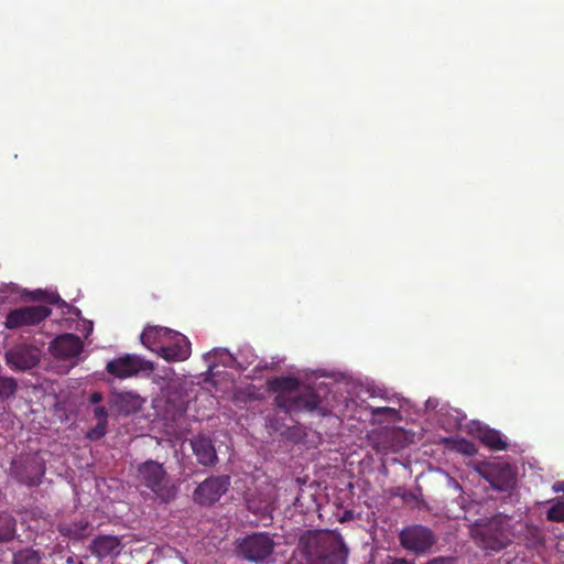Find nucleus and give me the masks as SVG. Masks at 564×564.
<instances>
[{"label":"nucleus","instance_id":"nucleus-1","mask_svg":"<svg viewBox=\"0 0 564 564\" xmlns=\"http://www.w3.org/2000/svg\"><path fill=\"white\" fill-rule=\"evenodd\" d=\"M269 388L276 393L275 404L285 412L316 411L326 415L336 406L329 388L322 382L311 388L295 378L281 377L270 380Z\"/></svg>","mask_w":564,"mask_h":564},{"label":"nucleus","instance_id":"nucleus-2","mask_svg":"<svg viewBox=\"0 0 564 564\" xmlns=\"http://www.w3.org/2000/svg\"><path fill=\"white\" fill-rule=\"evenodd\" d=\"M140 340L144 347L166 361H184L192 352L191 343L186 336L165 327L147 326Z\"/></svg>","mask_w":564,"mask_h":564},{"label":"nucleus","instance_id":"nucleus-3","mask_svg":"<svg viewBox=\"0 0 564 564\" xmlns=\"http://www.w3.org/2000/svg\"><path fill=\"white\" fill-rule=\"evenodd\" d=\"M308 564H346L348 550L336 532H310L301 539Z\"/></svg>","mask_w":564,"mask_h":564},{"label":"nucleus","instance_id":"nucleus-4","mask_svg":"<svg viewBox=\"0 0 564 564\" xmlns=\"http://www.w3.org/2000/svg\"><path fill=\"white\" fill-rule=\"evenodd\" d=\"M473 533L481 547L491 551L506 547L514 536L511 519L501 514L484 523L476 522Z\"/></svg>","mask_w":564,"mask_h":564},{"label":"nucleus","instance_id":"nucleus-5","mask_svg":"<svg viewBox=\"0 0 564 564\" xmlns=\"http://www.w3.org/2000/svg\"><path fill=\"white\" fill-rule=\"evenodd\" d=\"M138 479L162 500L167 501L175 495V487L166 475L163 465L154 460H148L139 466Z\"/></svg>","mask_w":564,"mask_h":564},{"label":"nucleus","instance_id":"nucleus-6","mask_svg":"<svg viewBox=\"0 0 564 564\" xmlns=\"http://www.w3.org/2000/svg\"><path fill=\"white\" fill-rule=\"evenodd\" d=\"M476 471L484 477L494 489L499 491L511 489L516 482V471L509 464L484 463L476 467Z\"/></svg>","mask_w":564,"mask_h":564},{"label":"nucleus","instance_id":"nucleus-7","mask_svg":"<svg viewBox=\"0 0 564 564\" xmlns=\"http://www.w3.org/2000/svg\"><path fill=\"white\" fill-rule=\"evenodd\" d=\"M274 549L273 540L265 533L246 536L239 544L240 553L249 561L265 562Z\"/></svg>","mask_w":564,"mask_h":564},{"label":"nucleus","instance_id":"nucleus-8","mask_svg":"<svg viewBox=\"0 0 564 564\" xmlns=\"http://www.w3.org/2000/svg\"><path fill=\"white\" fill-rule=\"evenodd\" d=\"M51 311L43 305L26 306L12 310L8 313L4 326L9 329H15L23 326H32L44 321Z\"/></svg>","mask_w":564,"mask_h":564},{"label":"nucleus","instance_id":"nucleus-9","mask_svg":"<svg viewBox=\"0 0 564 564\" xmlns=\"http://www.w3.org/2000/svg\"><path fill=\"white\" fill-rule=\"evenodd\" d=\"M107 370L116 377L128 378L140 372L152 371L153 364L135 355H126L109 361Z\"/></svg>","mask_w":564,"mask_h":564},{"label":"nucleus","instance_id":"nucleus-10","mask_svg":"<svg viewBox=\"0 0 564 564\" xmlns=\"http://www.w3.org/2000/svg\"><path fill=\"white\" fill-rule=\"evenodd\" d=\"M83 348V341L74 334L59 335L50 345V350L55 358L69 360L73 366L78 362Z\"/></svg>","mask_w":564,"mask_h":564},{"label":"nucleus","instance_id":"nucleus-11","mask_svg":"<svg viewBox=\"0 0 564 564\" xmlns=\"http://www.w3.org/2000/svg\"><path fill=\"white\" fill-rule=\"evenodd\" d=\"M401 544L414 553L426 552L435 542L432 531L422 525H412L401 531Z\"/></svg>","mask_w":564,"mask_h":564},{"label":"nucleus","instance_id":"nucleus-12","mask_svg":"<svg viewBox=\"0 0 564 564\" xmlns=\"http://www.w3.org/2000/svg\"><path fill=\"white\" fill-rule=\"evenodd\" d=\"M229 478L226 476L210 477L203 481L194 492V499L199 505L209 506L227 491Z\"/></svg>","mask_w":564,"mask_h":564},{"label":"nucleus","instance_id":"nucleus-13","mask_svg":"<svg viewBox=\"0 0 564 564\" xmlns=\"http://www.w3.org/2000/svg\"><path fill=\"white\" fill-rule=\"evenodd\" d=\"M145 399L132 391H113L109 405L117 415H130L141 410Z\"/></svg>","mask_w":564,"mask_h":564},{"label":"nucleus","instance_id":"nucleus-14","mask_svg":"<svg viewBox=\"0 0 564 564\" xmlns=\"http://www.w3.org/2000/svg\"><path fill=\"white\" fill-rule=\"evenodd\" d=\"M6 359L12 369H31L40 360V350L31 346H17L6 354Z\"/></svg>","mask_w":564,"mask_h":564},{"label":"nucleus","instance_id":"nucleus-15","mask_svg":"<svg viewBox=\"0 0 564 564\" xmlns=\"http://www.w3.org/2000/svg\"><path fill=\"white\" fill-rule=\"evenodd\" d=\"M204 360L207 364L208 376L214 378L216 376V368L221 365L231 368L236 365V357L226 348H214L204 355Z\"/></svg>","mask_w":564,"mask_h":564},{"label":"nucleus","instance_id":"nucleus-16","mask_svg":"<svg viewBox=\"0 0 564 564\" xmlns=\"http://www.w3.org/2000/svg\"><path fill=\"white\" fill-rule=\"evenodd\" d=\"M191 445L199 464L208 466L217 460L215 447L209 438L205 436L194 437Z\"/></svg>","mask_w":564,"mask_h":564},{"label":"nucleus","instance_id":"nucleus-17","mask_svg":"<svg viewBox=\"0 0 564 564\" xmlns=\"http://www.w3.org/2000/svg\"><path fill=\"white\" fill-rule=\"evenodd\" d=\"M120 540L113 535L98 536L93 541L91 552L98 557L116 556L120 553Z\"/></svg>","mask_w":564,"mask_h":564},{"label":"nucleus","instance_id":"nucleus-18","mask_svg":"<svg viewBox=\"0 0 564 564\" xmlns=\"http://www.w3.org/2000/svg\"><path fill=\"white\" fill-rule=\"evenodd\" d=\"M373 422L383 423V422H397L401 420V415L399 411L394 408L390 406H369L368 408Z\"/></svg>","mask_w":564,"mask_h":564},{"label":"nucleus","instance_id":"nucleus-19","mask_svg":"<svg viewBox=\"0 0 564 564\" xmlns=\"http://www.w3.org/2000/svg\"><path fill=\"white\" fill-rule=\"evenodd\" d=\"M479 440L482 444L494 451H501L506 448V442L501 434L496 430L482 429L479 431Z\"/></svg>","mask_w":564,"mask_h":564},{"label":"nucleus","instance_id":"nucleus-20","mask_svg":"<svg viewBox=\"0 0 564 564\" xmlns=\"http://www.w3.org/2000/svg\"><path fill=\"white\" fill-rule=\"evenodd\" d=\"M63 306L67 310L65 313L72 314L77 317L78 322L75 328L82 333H85V336L87 337L93 333L94 324L89 319L82 318V312L77 307H72L63 302Z\"/></svg>","mask_w":564,"mask_h":564},{"label":"nucleus","instance_id":"nucleus-21","mask_svg":"<svg viewBox=\"0 0 564 564\" xmlns=\"http://www.w3.org/2000/svg\"><path fill=\"white\" fill-rule=\"evenodd\" d=\"M15 531V521L8 514H0V542L10 540Z\"/></svg>","mask_w":564,"mask_h":564},{"label":"nucleus","instance_id":"nucleus-22","mask_svg":"<svg viewBox=\"0 0 564 564\" xmlns=\"http://www.w3.org/2000/svg\"><path fill=\"white\" fill-rule=\"evenodd\" d=\"M236 357V365L240 369H246L257 360V355L250 346H243L239 349Z\"/></svg>","mask_w":564,"mask_h":564},{"label":"nucleus","instance_id":"nucleus-23","mask_svg":"<svg viewBox=\"0 0 564 564\" xmlns=\"http://www.w3.org/2000/svg\"><path fill=\"white\" fill-rule=\"evenodd\" d=\"M13 564H41V556L37 551L22 550L14 555Z\"/></svg>","mask_w":564,"mask_h":564},{"label":"nucleus","instance_id":"nucleus-24","mask_svg":"<svg viewBox=\"0 0 564 564\" xmlns=\"http://www.w3.org/2000/svg\"><path fill=\"white\" fill-rule=\"evenodd\" d=\"M550 521H564V499L557 498L547 511Z\"/></svg>","mask_w":564,"mask_h":564},{"label":"nucleus","instance_id":"nucleus-25","mask_svg":"<svg viewBox=\"0 0 564 564\" xmlns=\"http://www.w3.org/2000/svg\"><path fill=\"white\" fill-rule=\"evenodd\" d=\"M521 528H524L527 531V541L528 543L534 545L542 541V532L538 527L529 525V524H522L520 523Z\"/></svg>","mask_w":564,"mask_h":564},{"label":"nucleus","instance_id":"nucleus-26","mask_svg":"<svg viewBox=\"0 0 564 564\" xmlns=\"http://www.w3.org/2000/svg\"><path fill=\"white\" fill-rule=\"evenodd\" d=\"M17 384L11 378L0 377V397L8 398L15 392Z\"/></svg>","mask_w":564,"mask_h":564},{"label":"nucleus","instance_id":"nucleus-27","mask_svg":"<svg viewBox=\"0 0 564 564\" xmlns=\"http://www.w3.org/2000/svg\"><path fill=\"white\" fill-rule=\"evenodd\" d=\"M86 524L75 525V528L63 525L61 532L70 539H82L86 534Z\"/></svg>","mask_w":564,"mask_h":564},{"label":"nucleus","instance_id":"nucleus-28","mask_svg":"<svg viewBox=\"0 0 564 564\" xmlns=\"http://www.w3.org/2000/svg\"><path fill=\"white\" fill-rule=\"evenodd\" d=\"M107 424L102 422H97L96 426L87 432V437L91 441L100 440L107 433Z\"/></svg>","mask_w":564,"mask_h":564},{"label":"nucleus","instance_id":"nucleus-29","mask_svg":"<svg viewBox=\"0 0 564 564\" xmlns=\"http://www.w3.org/2000/svg\"><path fill=\"white\" fill-rule=\"evenodd\" d=\"M456 449L467 456H473L477 453L475 444L466 440L457 441Z\"/></svg>","mask_w":564,"mask_h":564},{"label":"nucleus","instance_id":"nucleus-30","mask_svg":"<svg viewBox=\"0 0 564 564\" xmlns=\"http://www.w3.org/2000/svg\"><path fill=\"white\" fill-rule=\"evenodd\" d=\"M94 416L97 422L108 423V411L105 406H96L94 409Z\"/></svg>","mask_w":564,"mask_h":564},{"label":"nucleus","instance_id":"nucleus-31","mask_svg":"<svg viewBox=\"0 0 564 564\" xmlns=\"http://www.w3.org/2000/svg\"><path fill=\"white\" fill-rule=\"evenodd\" d=\"M177 343L178 340H176V338L171 339V341L166 345L169 348L166 351L177 352V350L181 348Z\"/></svg>","mask_w":564,"mask_h":564},{"label":"nucleus","instance_id":"nucleus-32","mask_svg":"<svg viewBox=\"0 0 564 564\" xmlns=\"http://www.w3.org/2000/svg\"><path fill=\"white\" fill-rule=\"evenodd\" d=\"M427 564H454V561L448 557H438V558L432 560Z\"/></svg>","mask_w":564,"mask_h":564},{"label":"nucleus","instance_id":"nucleus-33","mask_svg":"<svg viewBox=\"0 0 564 564\" xmlns=\"http://www.w3.org/2000/svg\"><path fill=\"white\" fill-rule=\"evenodd\" d=\"M90 403L97 404L102 401V394L100 392H94L89 397Z\"/></svg>","mask_w":564,"mask_h":564},{"label":"nucleus","instance_id":"nucleus-34","mask_svg":"<svg viewBox=\"0 0 564 564\" xmlns=\"http://www.w3.org/2000/svg\"><path fill=\"white\" fill-rule=\"evenodd\" d=\"M552 489L554 492H564V480L554 482Z\"/></svg>","mask_w":564,"mask_h":564},{"label":"nucleus","instance_id":"nucleus-35","mask_svg":"<svg viewBox=\"0 0 564 564\" xmlns=\"http://www.w3.org/2000/svg\"><path fill=\"white\" fill-rule=\"evenodd\" d=\"M387 564H413L412 562H409L404 558H389Z\"/></svg>","mask_w":564,"mask_h":564},{"label":"nucleus","instance_id":"nucleus-36","mask_svg":"<svg viewBox=\"0 0 564 564\" xmlns=\"http://www.w3.org/2000/svg\"><path fill=\"white\" fill-rule=\"evenodd\" d=\"M448 486H451L452 488H454L457 491L462 490V486L454 478H451V477L448 478Z\"/></svg>","mask_w":564,"mask_h":564},{"label":"nucleus","instance_id":"nucleus-37","mask_svg":"<svg viewBox=\"0 0 564 564\" xmlns=\"http://www.w3.org/2000/svg\"><path fill=\"white\" fill-rule=\"evenodd\" d=\"M48 301H50L51 303H55V302L57 303V302H59V301H61V299H59V296H58L57 294L52 293V294L50 295V297H48Z\"/></svg>","mask_w":564,"mask_h":564},{"label":"nucleus","instance_id":"nucleus-38","mask_svg":"<svg viewBox=\"0 0 564 564\" xmlns=\"http://www.w3.org/2000/svg\"><path fill=\"white\" fill-rule=\"evenodd\" d=\"M437 405V401L436 400H433V399H429L426 401V406L427 408H435Z\"/></svg>","mask_w":564,"mask_h":564}]
</instances>
